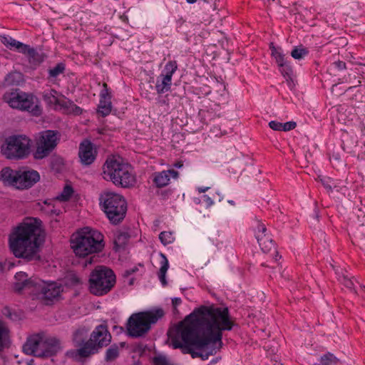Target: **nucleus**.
Listing matches in <instances>:
<instances>
[{
  "instance_id": "57",
  "label": "nucleus",
  "mask_w": 365,
  "mask_h": 365,
  "mask_svg": "<svg viewBox=\"0 0 365 365\" xmlns=\"http://www.w3.org/2000/svg\"><path fill=\"white\" fill-rule=\"evenodd\" d=\"M322 184L327 190H331V186L329 185L327 182L323 181Z\"/></svg>"
},
{
  "instance_id": "62",
  "label": "nucleus",
  "mask_w": 365,
  "mask_h": 365,
  "mask_svg": "<svg viewBox=\"0 0 365 365\" xmlns=\"http://www.w3.org/2000/svg\"><path fill=\"white\" fill-rule=\"evenodd\" d=\"M128 280H129V281H128V284H129L130 285H132V284H133V278H131V279H129Z\"/></svg>"
},
{
  "instance_id": "36",
  "label": "nucleus",
  "mask_w": 365,
  "mask_h": 365,
  "mask_svg": "<svg viewBox=\"0 0 365 365\" xmlns=\"http://www.w3.org/2000/svg\"><path fill=\"white\" fill-rule=\"evenodd\" d=\"M279 67V71L282 76L286 78L287 81L289 84L292 81V68L289 63L287 61L283 63V66H278Z\"/></svg>"
},
{
  "instance_id": "60",
  "label": "nucleus",
  "mask_w": 365,
  "mask_h": 365,
  "mask_svg": "<svg viewBox=\"0 0 365 365\" xmlns=\"http://www.w3.org/2000/svg\"><path fill=\"white\" fill-rule=\"evenodd\" d=\"M173 312L174 314H178L179 311L176 307H173Z\"/></svg>"
},
{
  "instance_id": "39",
  "label": "nucleus",
  "mask_w": 365,
  "mask_h": 365,
  "mask_svg": "<svg viewBox=\"0 0 365 365\" xmlns=\"http://www.w3.org/2000/svg\"><path fill=\"white\" fill-rule=\"evenodd\" d=\"M159 239L164 245L170 244L175 240V237L173 236V232L165 231L161 232L160 233Z\"/></svg>"
},
{
  "instance_id": "51",
  "label": "nucleus",
  "mask_w": 365,
  "mask_h": 365,
  "mask_svg": "<svg viewBox=\"0 0 365 365\" xmlns=\"http://www.w3.org/2000/svg\"><path fill=\"white\" fill-rule=\"evenodd\" d=\"M202 197L203 201L205 202L207 207H210L214 204L212 199L207 195H204Z\"/></svg>"
},
{
  "instance_id": "47",
  "label": "nucleus",
  "mask_w": 365,
  "mask_h": 365,
  "mask_svg": "<svg viewBox=\"0 0 365 365\" xmlns=\"http://www.w3.org/2000/svg\"><path fill=\"white\" fill-rule=\"evenodd\" d=\"M297 124L294 121H289L285 123H282V130L283 131H289L295 128Z\"/></svg>"
},
{
  "instance_id": "8",
  "label": "nucleus",
  "mask_w": 365,
  "mask_h": 365,
  "mask_svg": "<svg viewBox=\"0 0 365 365\" xmlns=\"http://www.w3.org/2000/svg\"><path fill=\"white\" fill-rule=\"evenodd\" d=\"M163 315L164 311L162 309L132 314L127 323L128 335L132 337L142 336L150 330V324L156 323Z\"/></svg>"
},
{
  "instance_id": "63",
  "label": "nucleus",
  "mask_w": 365,
  "mask_h": 365,
  "mask_svg": "<svg viewBox=\"0 0 365 365\" xmlns=\"http://www.w3.org/2000/svg\"><path fill=\"white\" fill-rule=\"evenodd\" d=\"M175 166H176L177 168H181V167L182 166V163H178L175 164Z\"/></svg>"
},
{
  "instance_id": "17",
  "label": "nucleus",
  "mask_w": 365,
  "mask_h": 365,
  "mask_svg": "<svg viewBox=\"0 0 365 365\" xmlns=\"http://www.w3.org/2000/svg\"><path fill=\"white\" fill-rule=\"evenodd\" d=\"M78 155L82 164L91 165L96 159L93 144L89 140H84L80 144Z\"/></svg>"
},
{
  "instance_id": "33",
  "label": "nucleus",
  "mask_w": 365,
  "mask_h": 365,
  "mask_svg": "<svg viewBox=\"0 0 365 365\" xmlns=\"http://www.w3.org/2000/svg\"><path fill=\"white\" fill-rule=\"evenodd\" d=\"M119 355V348L117 344H112L106 351L105 360L111 361L115 359Z\"/></svg>"
},
{
  "instance_id": "21",
  "label": "nucleus",
  "mask_w": 365,
  "mask_h": 365,
  "mask_svg": "<svg viewBox=\"0 0 365 365\" xmlns=\"http://www.w3.org/2000/svg\"><path fill=\"white\" fill-rule=\"evenodd\" d=\"M17 171H14L10 168H4L0 171V181L11 185H16Z\"/></svg>"
},
{
  "instance_id": "30",
  "label": "nucleus",
  "mask_w": 365,
  "mask_h": 365,
  "mask_svg": "<svg viewBox=\"0 0 365 365\" xmlns=\"http://www.w3.org/2000/svg\"><path fill=\"white\" fill-rule=\"evenodd\" d=\"M61 107L65 108L68 113L74 115H80L82 113V108L73 103V101L64 98V102L61 103Z\"/></svg>"
},
{
  "instance_id": "5",
  "label": "nucleus",
  "mask_w": 365,
  "mask_h": 365,
  "mask_svg": "<svg viewBox=\"0 0 365 365\" xmlns=\"http://www.w3.org/2000/svg\"><path fill=\"white\" fill-rule=\"evenodd\" d=\"M211 309V306L205 307L202 306L200 308L195 309L192 313H191L187 318L191 319L190 324L185 325L183 322H180L173 330H170L168 331V336L171 339L172 346L174 349H181L183 354H190L192 351V349L189 346L190 344L182 343L180 341L182 340L181 331H182L185 329H192L196 332L201 335L202 332V329L200 327L198 324H206L207 318L205 314V310Z\"/></svg>"
},
{
  "instance_id": "52",
  "label": "nucleus",
  "mask_w": 365,
  "mask_h": 365,
  "mask_svg": "<svg viewBox=\"0 0 365 365\" xmlns=\"http://www.w3.org/2000/svg\"><path fill=\"white\" fill-rule=\"evenodd\" d=\"M3 314L4 315H5L6 317L12 319V314L11 312V310L8 307H5L4 309H3Z\"/></svg>"
},
{
  "instance_id": "24",
  "label": "nucleus",
  "mask_w": 365,
  "mask_h": 365,
  "mask_svg": "<svg viewBox=\"0 0 365 365\" xmlns=\"http://www.w3.org/2000/svg\"><path fill=\"white\" fill-rule=\"evenodd\" d=\"M58 92L54 89H49L45 91L43 93V97L45 101L49 102L50 103H53L56 105H58L61 106V103L64 102L65 97L62 98H59L57 96Z\"/></svg>"
},
{
  "instance_id": "50",
  "label": "nucleus",
  "mask_w": 365,
  "mask_h": 365,
  "mask_svg": "<svg viewBox=\"0 0 365 365\" xmlns=\"http://www.w3.org/2000/svg\"><path fill=\"white\" fill-rule=\"evenodd\" d=\"M334 66L339 71H343L346 68V63L342 61H337L333 63Z\"/></svg>"
},
{
  "instance_id": "14",
  "label": "nucleus",
  "mask_w": 365,
  "mask_h": 365,
  "mask_svg": "<svg viewBox=\"0 0 365 365\" xmlns=\"http://www.w3.org/2000/svg\"><path fill=\"white\" fill-rule=\"evenodd\" d=\"M35 289L38 292L41 298L46 301V304L57 299L63 292L62 286L56 282L38 280Z\"/></svg>"
},
{
  "instance_id": "11",
  "label": "nucleus",
  "mask_w": 365,
  "mask_h": 365,
  "mask_svg": "<svg viewBox=\"0 0 365 365\" xmlns=\"http://www.w3.org/2000/svg\"><path fill=\"white\" fill-rule=\"evenodd\" d=\"M3 98L13 108L27 110L36 116L39 115L41 113L40 106L34 104V96L20 91L19 89L6 92Z\"/></svg>"
},
{
  "instance_id": "2",
  "label": "nucleus",
  "mask_w": 365,
  "mask_h": 365,
  "mask_svg": "<svg viewBox=\"0 0 365 365\" xmlns=\"http://www.w3.org/2000/svg\"><path fill=\"white\" fill-rule=\"evenodd\" d=\"M42 222L36 217H26L9 237V247L18 258L26 261L39 260V247L43 242Z\"/></svg>"
},
{
  "instance_id": "29",
  "label": "nucleus",
  "mask_w": 365,
  "mask_h": 365,
  "mask_svg": "<svg viewBox=\"0 0 365 365\" xmlns=\"http://www.w3.org/2000/svg\"><path fill=\"white\" fill-rule=\"evenodd\" d=\"M267 228L265 225L259 222H257V225L255 228V237L257 240L259 245H263L264 238L267 235Z\"/></svg>"
},
{
  "instance_id": "25",
  "label": "nucleus",
  "mask_w": 365,
  "mask_h": 365,
  "mask_svg": "<svg viewBox=\"0 0 365 365\" xmlns=\"http://www.w3.org/2000/svg\"><path fill=\"white\" fill-rule=\"evenodd\" d=\"M269 48L271 50V55L274 58L276 63L278 66H283V63L287 62V60L283 53L281 47H276L273 43H270Z\"/></svg>"
},
{
  "instance_id": "20",
  "label": "nucleus",
  "mask_w": 365,
  "mask_h": 365,
  "mask_svg": "<svg viewBox=\"0 0 365 365\" xmlns=\"http://www.w3.org/2000/svg\"><path fill=\"white\" fill-rule=\"evenodd\" d=\"M178 173L175 170H163L154 174L153 182L158 187H163L169 184L170 178H177Z\"/></svg>"
},
{
  "instance_id": "4",
  "label": "nucleus",
  "mask_w": 365,
  "mask_h": 365,
  "mask_svg": "<svg viewBox=\"0 0 365 365\" xmlns=\"http://www.w3.org/2000/svg\"><path fill=\"white\" fill-rule=\"evenodd\" d=\"M102 175L104 180L121 187H131L135 182L131 167L120 158L107 159L103 167Z\"/></svg>"
},
{
  "instance_id": "43",
  "label": "nucleus",
  "mask_w": 365,
  "mask_h": 365,
  "mask_svg": "<svg viewBox=\"0 0 365 365\" xmlns=\"http://www.w3.org/2000/svg\"><path fill=\"white\" fill-rule=\"evenodd\" d=\"M153 363L154 365H172L168 360L165 356L159 355L153 358Z\"/></svg>"
},
{
  "instance_id": "13",
  "label": "nucleus",
  "mask_w": 365,
  "mask_h": 365,
  "mask_svg": "<svg viewBox=\"0 0 365 365\" xmlns=\"http://www.w3.org/2000/svg\"><path fill=\"white\" fill-rule=\"evenodd\" d=\"M177 68L178 65L175 61H170L166 63L163 71L156 80L155 89L158 94H163L170 90L173 75Z\"/></svg>"
},
{
  "instance_id": "26",
  "label": "nucleus",
  "mask_w": 365,
  "mask_h": 365,
  "mask_svg": "<svg viewBox=\"0 0 365 365\" xmlns=\"http://www.w3.org/2000/svg\"><path fill=\"white\" fill-rule=\"evenodd\" d=\"M161 260H160V268L158 272V277L160 281L161 282L163 286H165L167 284V282L165 279V274L169 267V263L168 260L166 257V256L160 253V254Z\"/></svg>"
},
{
  "instance_id": "3",
  "label": "nucleus",
  "mask_w": 365,
  "mask_h": 365,
  "mask_svg": "<svg viewBox=\"0 0 365 365\" xmlns=\"http://www.w3.org/2000/svg\"><path fill=\"white\" fill-rule=\"evenodd\" d=\"M71 244L75 254L84 257L100 252L103 249V235L96 230L86 227L78 232Z\"/></svg>"
},
{
  "instance_id": "18",
  "label": "nucleus",
  "mask_w": 365,
  "mask_h": 365,
  "mask_svg": "<svg viewBox=\"0 0 365 365\" xmlns=\"http://www.w3.org/2000/svg\"><path fill=\"white\" fill-rule=\"evenodd\" d=\"M15 282H14V288L15 291L20 292L24 289H29L31 287L36 288L38 281L33 280L28 277L26 272H19L14 276Z\"/></svg>"
},
{
  "instance_id": "9",
  "label": "nucleus",
  "mask_w": 365,
  "mask_h": 365,
  "mask_svg": "<svg viewBox=\"0 0 365 365\" xmlns=\"http://www.w3.org/2000/svg\"><path fill=\"white\" fill-rule=\"evenodd\" d=\"M115 284V275L113 270L98 266L91 273L89 277L90 292L96 296H103L110 291Z\"/></svg>"
},
{
  "instance_id": "12",
  "label": "nucleus",
  "mask_w": 365,
  "mask_h": 365,
  "mask_svg": "<svg viewBox=\"0 0 365 365\" xmlns=\"http://www.w3.org/2000/svg\"><path fill=\"white\" fill-rule=\"evenodd\" d=\"M58 134L57 131L52 130H43L38 133L36 138V150L34 153L35 159H43L52 153L59 140Z\"/></svg>"
},
{
  "instance_id": "54",
  "label": "nucleus",
  "mask_w": 365,
  "mask_h": 365,
  "mask_svg": "<svg viewBox=\"0 0 365 365\" xmlns=\"http://www.w3.org/2000/svg\"><path fill=\"white\" fill-rule=\"evenodd\" d=\"M133 274V270L131 269H128L124 271L123 276L125 278H128Z\"/></svg>"
},
{
  "instance_id": "19",
  "label": "nucleus",
  "mask_w": 365,
  "mask_h": 365,
  "mask_svg": "<svg viewBox=\"0 0 365 365\" xmlns=\"http://www.w3.org/2000/svg\"><path fill=\"white\" fill-rule=\"evenodd\" d=\"M46 346L43 351H37V357H48L56 354L60 349V342L58 339L46 336Z\"/></svg>"
},
{
  "instance_id": "40",
  "label": "nucleus",
  "mask_w": 365,
  "mask_h": 365,
  "mask_svg": "<svg viewBox=\"0 0 365 365\" xmlns=\"http://www.w3.org/2000/svg\"><path fill=\"white\" fill-rule=\"evenodd\" d=\"M73 192V190L72 187L70 185H66L61 195L58 197V199L61 201H66L71 197Z\"/></svg>"
},
{
  "instance_id": "23",
  "label": "nucleus",
  "mask_w": 365,
  "mask_h": 365,
  "mask_svg": "<svg viewBox=\"0 0 365 365\" xmlns=\"http://www.w3.org/2000/svg\"><path fill=\"white\" fill-rule=\"evenodd\" d=\"M25 54L27 56L29 62L33 66H38L43 61V55L30 46L26 50Z\"/></svg>"
},
{
  "instance_id": "49",
  "label": "nucleus",
  "mask_w": 365,
  "mask_h": 365,
  "mask_svg": "<svg viewBox=\"0 0 365 365\" xmlns=\"http://www.w3.org/2000/svg\"><path fill=\"white\" fill-rule=\"evenodd\" d=\"M83 331L84 330L83 329H78L76 332H75V334H74V340L79 344L81 345V346H83V344L85 343L83 342V341H82L81 339H78V336L79 335H83Z\"/></svg>"
},
{
  "instance_id": "37",
  "label": "nucleus",
  "mask_w": 365,
  "mask_h": 365,
  "mask_svg": "<svg viewBox=\"0 0 365 365\" xmlns=\"http://www.w3.org/2000/svg\"><path fill=\"white\" fill-rule=\"evenodd\" d=\"M339 359L330 352L325 354L320 358L321 365H336Z\"/></svg>"
},
{
  "instance_id": "32",
  "label": "nucleus",
  "mask_w": 365,
  "mask_h": 365,
  "mask_svg": "<svg viewBox=\"0 0 365 365\" xmlns=\"http://www.w3.org/2000/svg\"><path fill=\"white\" fill-rule=\"evenodd\" d=\"M264 243L263 245H259L263 252L267 253L272 250H273L274 253L277 252L275 245L269 235H266V237L264 238Z\"/></svg>"
},
{
  "instance_id": "45",
  "label": "nucleus",
  "mask_w": 365,
  "mask_h": 365,
  "mask_svg": "<svg viewBox=\"0 0 365 365\" xmlns=\"http://www.w3.org/2000/svg\"><path fill=\"white\" fill-rule=\"evenodd\" d=\"M107 98L110 99L111 96H110V91L108 87V85L106 83H104L103 84V89L101 90V93H100V99H107Z\"/></svg>"
},
{
  "instance_id": "31",
  "label": "nucleus",
  "mask_w": 365,
  "mask_h": 365,
  "mask_svg": "<svg viewBox=\"0 0 365 365\" xmlns=\"http://www.w3.org/2000/svg\"><path fill=\"white\" fill-rule=\"evenodd\" d=\"M112 104L110 99H100L98 112L102 116H107L111 111Z\"/></svg>"
},
{
  "instance_id": "64",
  "label": "nucleus",
  "mask_w": 365,
  "mask_h": 365,
  "mask_svg": "<svg viewBox=\"0 0 365 365\" xmlns=\"http://www.w3.org/2000/svg\"><path fill=\"white\" fill-rule=\"evenodd\" d=\"M360 287V289L362 290V291H364L365 292V286L364 285H359Z\"/></svg>"
},
{
  "instance_id": "22",
  "label": "nucleus",
  "mask_w": 365,
  "mask_h": 365,
  "mask_svg": "<svg viewBox=\"0 0 365 365\" xmlns=\"http://www.w3.org/2000/svg\"><path fill=\"white\" fill-rule=\"evenodd\" d=\"M130 237V235L127 232H116L113 237L114 249L117 251L120 248H123L128 242Z\"/></svg>"
},
{
  "instance_id": "59",
  "label": "nucleus",
  "mask_w": 365,
  "mask_h": 365,
  "mask_svg": "<svg viewBox=\"0 0 365 365\" xmlns=\"http://www.w3.org/2000/svg\"><path fill=\"white\" fill-rule=\"evenodd\" d=\"M93 258V257H89L88 259H86L85 262V264L87 265L88 264H91Z\"/></svg>"
},
{
  "instance_id": "35",
  "label": "nucleus",
  "mask_w": 365,
  "mask_h": 365,
  "mask_svg": "<svg viewBox=\"0 0 365 365\" xmlns=\"http://www.w3.org/2000/svg\"><path fill=\"white\" fill-rule=\"evenodd\" d=\"M309 53V51L307 48H304L303 46H296L291 51V56L294 59L300 60L307 56Z\"/></svg>"
},
{
  "instance_id": "42",
  "label": "nucleus",
  "mask_w": 365,
  "mask_h": 365,
  "mask_svg": "<svg viewBox=\"0 0 365 365\" xmlns=\"http://www.w3.org/2000/svg\"><path fill=\"white\" fill-rule=\"evenodd\" d=\"M66 284L69 286H76L80 284V279L73 273H70L66 277Z\"/></svg>"
},
{
  "instance_id": "15",
  "label": "nucleus",
  "mask_w": 365,
  "mask_h": 365,
  "mask_svg": "<svg viewBox=\"0 0 365 365\" xmlns=\"http://www.w3.org/2000/svg\"><path fill=\"white\" fill-rule=\"evenodd\" d=\"M46 335L43 333L37 334L29 337L23 346V351L27 355L37 357V351L45 349Z\"/></svg>"
},
{
  "instance_id": "61",
  "label": "nucleus",
  "mask_w": 365,
  "mask_h": 365,
  "mask_svg": "<svg viewBox=\"0 0 365 365\" xmlns=\"http://www.w3.org/2000/svg\"><path fill=\"white\" fill-rule=\"evenodd\" d=\"M186 1L188 3V4H194L197 1V0H186Z\"/></svg>"
},
{
  "instance_id": "56",
  "label": "nucleus",
  "mask_w": 365,
  "mask_h": 365,
  "mask_svg": "<svg viewBox=\"0 0 365 365\" xmlns=\"http://www.w3.org/2000/svg\"><path fill=\"white\" fill-rule=\"evenodd\" d=\"M209 189H210L209 187H200L197 188V190L199 191V192L202 193V192H205Z\"/></svg>"
},
{
  "instance_id": "7",
  "label": "nucleus",
  "mask_w": 365,
  "mask_h": 365,
  "mask_svg": "<svg viewBox=\"0 0 365 365\" xmlns=\"http://www.w3.org/2000/svg\"><path fill=\"white\" fill-rule=\"evenodd\" d=\"M99 200L103 210L112 224L118 225L123 220L127 212V202L123 195L105 192Z\"/></svg>"
},
{
  "instance_id": "41",
  "label": "nucleus",
  "mask_w": 365,
  "mask_h": 365,
  "mask_svg": "<svg viewBox=\"0 0 365 365\" xmlns=\"http://www.w3.org/2000/svg\"><path fill=\"white\" fill-rule=\"evenodd\" d=\"M1 42L8 48L12 50L15 43L16 39L7 35L0 36Z\"/></svg>"
},
{
  "instance_id": "38",
  "label": "nucleus",
  "mask_w": 365,
  "mask_h": 365,
  "mask_svg": "<svg viewBox=\"0 0 365 365\" xmlns=\"http://www.w3.org/2000/svg\"><path fill=\"white\" fill-rule=\"evenodd\" d=\"M65 71V65L62 63H58L55 67L49 69L48 78H54L60 74L63 73Z\"/></svg>"
},
{
  "instance_id": "1",
  "label": "nucleus",
  "mask_w": 365,
  "mask_h": 365,
  "mask_svg": "<svg viewBox=\"0 0 365 365\" xmlns=\"http://www.w3.org/2000/svg\"><path fill=\"white\" fill-rule=\"evenodd\" d=\"M205 314L208 317L206 324H198L203 329L201 335L190 328L181 331L182 341L200 349V358L202 360L207 359L221 349L222 331L232 330L235 324L227 307L212 305L211 309L205 310Z\"/></svg>"
},
{
  "instance_id": "53",
  "label": "nucleus",
  "mask_w": 365,
  "mask_h": 365,
  "mask_svg": "<svg viewBox=\"0 0 365 365\" xmlns=\"http://www.w3.org/2000/svg\"><path fill=\"white\" fill-rule=\"evenodd\" d=\"M181 303H182V300L179 297H175V298L172 299L173 307H177Z\"/></svg>"
},
{
  "instance_id": "55",
  "label": "nucleus",
  "mask_w": 365,
  "mask_h": 365,
  "mask_svg": "<svg viewBox=\"0 0 365 365\" xmlns=\"http://www.w3.org/2000/svg\"><path fill=\"white\" fill-rule=\"evenodd\" d=\"M200 351H195L192 350V353H191V356L192 359H195V358H200Z\"/></svg>"
},
{
  "instance_id": "34",
  "label": "nucleus",
  "mask_w": 365,
  "mask_h": 365,
  "mask_svg": "<svg viewBox=\"0 0 365 365\" xmlns=\"http://www.w3.org/2000/svg\"><path fill=\"white\" fill-rule=\"evenodd\" d=\"M39 210L46 215H58L60 212L59 210L54 209V206L51 203H47L44 201L43 203H38Z\"/></svg>"
},
{
  "instance_id": "46",
  "label": "nucleus",
  "mask_w": 365,
  "mask_h": 365,
  "mask_svg": "<svg viewBox=\"0 0 365 365\" xmlns=\"http://www.w3.org/2000/svg\"><path fill=\"white\" fill-rule=\"evenodd\" d=\"M341 283L347 288L355 290L354 281L346 276H343L341 279Z\"/></svg>"
},
{
  "instance_id": "48",
  "label": "nucleus",
  "mask_w": 365,
  "mask_h": 365,
  "mask_svg": "<svg viewBox=\"0 0 365 365\" xmlns=\"http://www.w3.org/2000/svg\"><path fill=\"white\" fill-rule=\"evenodd\" d=\"M269 126L274 130H282V123L275 120L270 121Z\"/></svg>"
},
{
  "instance_id": "6",
  "label": "nucleus",
  "mask_w": 365,
  "mask_h": 365,
  "mask_svg": "<svg viewBox=\"0 0 365 365\" xmlns=\"http://www.w3.org/2000/svg\"><path fill=\"white\" fill-rule=\"evenodd\" d=\"M111 341V335L107 327L103 324L97 326L92 331L90 339L85 341L82 347L76 350L67 351L66 355L73 359L87 358L107 346Z\"/></svg>"
},
{
  "instance_id": "28",
  "label": "nucleus",
  "mask_w": 365,
  "mask_h": 365,
  "mask_svg": "<svg viewBox=\"0 0 365 365\" xmlns=\"http://www.w3.org/2000/svg\"><path fill=\"white\" fill-rule=\"evenodd\" d=\"M9 342V329L4 323L0 321V351L7 346Z\"/></svg>"
},
{
  "instance_id": "10",
  "label": "nucleus",
  "mask_w": 365,
  "mask_h": 365,
  "mask_svg": "<svg viewBox=\"0 0 365 365\" xmlns=\"http://www.w3.org/2000/svg\"><path fill=\"white\" fill-rule=\"evenodd\" d=\"M31 140L23 135H14L6 138L1 147L3 155L10 160L26 158L30 153Z\"/></svg>"
},
{
  "instance_id": "44",
  "label": "nucleus",
  "mask_w": 365,
  "mask_h": 365,
  "mask_svg": "<svg viewBox=\"0 0 365 365\" xmlns=\"http://www.w3.org/2000/svg\"><path fill=\"white\" fill-rule=\"evenodd\" d=\"M29 46V45L24 44L16 40L14 45V48L12 50H17L21 53H26V50L28 49Z\"/></svg>"
},
{
  "instance_id": "27",
  "label": "nucleus",
  "mask_w": 365,
  "mask_h": 365,
  "mask_svg": "<svg viewBox=\"0 0 365 365\" xmlns=\"http://www.w3.org/2000/svg\"><path fill=\"white\" fill-rule=\"evenodd\" d=\"M23 81V76L19 72H11L4 78V85L9 86L19 85Z\"/></svg>"
},
{
  "instance_id": "58",
  "label": "nucleus",
  "mask_w": 365,
  "mask_h": 365,
  "mask_svg": "<svg viewBox=\"0 0 365 365\" xmlns=\"http://www.w3.org/2000/svg\"><path fill=\"white\" fill-rule=\"evenodd\" d=\"M319 217V215L318 209L317 207H315V209H314V218L318 220Z\"/></svg>"
},
{
  "instance_id": "16",
  "label": "nucleus",
  "mask_w": 365,
  "mask_h": 365,
  "mask_svg": "<svg viewBox=\"0 0 365 365\" xmlns=\"http://www.w3.org/2000/svg\"><path fill=\"white\" fill-rule=\"evenodd\" d=\"M39 180V173L36 170H18L15 187L19 190L28 189Z\"/></svg>"
}]
</instances>
